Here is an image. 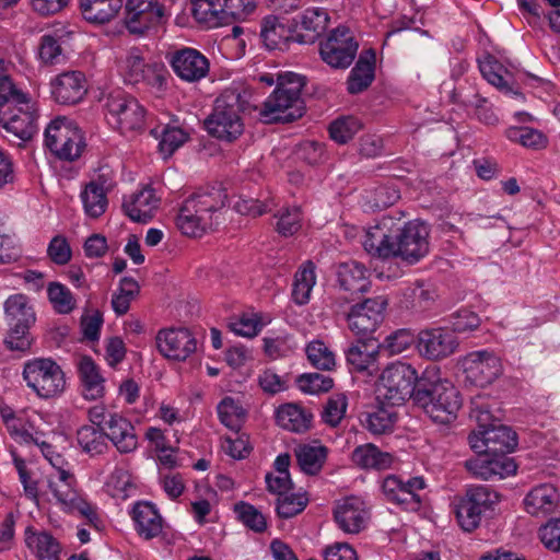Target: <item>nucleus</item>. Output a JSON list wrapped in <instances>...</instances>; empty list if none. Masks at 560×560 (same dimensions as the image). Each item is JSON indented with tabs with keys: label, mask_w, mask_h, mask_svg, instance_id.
<instances>
[{
	"label": "nucleus",
	"mask_w": 560,
	"mask_h": 560,
	"mask_svg": "<svg viewBox=\"0 0 560 560\" xmlns=\"http://www.w3.org/2000/svg\"><path fill=\"white\" fill-rule=\"evenodd\" d=\"M429 226L421 221L413 220L398 226L392 218H383L365 231L362 245L374 258H400L412 265L429 253Z\"/></svg>",
	"instance_id": "obj_1"
},
{
	"label": "nucleus",
	"mask_w": 560,
	"mask_h": 560,
	"mask_svg": "<svg viewBox=\"0 0 560 560\" xmlns=\"http://www.w3.org/2000/svg\"><path fill=\"white\" fill-rule=\"evenodd\" d=\"M249 93L246 90L226 89L214 101L211 113L205 119L208 133L223 142L231 143L244 131L242 113L249 108Z\"/></svg>",
	"instance_id": "obj_2"
},
{
	"label": "nucleus",
	"mask_w": 560,
	"mask_h": 560,
	"mask_svg": "<svg viewBox=\"0 0 560 560\" xmlns=\"http://www.w3.org/2000/svg\"><path fill=\"white\" fill-rule=\"evenodd\" d=\"M226 194L218 188L199 189L183 202L176 218V225L187 236H201L212 230L214 214L225 206Z\"/></svg>",
	"instance_id": "obj_3"
},
{
	"label": "nucleus",
	"mask_w": 560,
	"mask_h": 560,
	"mask_svg": "<svg viewBox=\"0 0 560 560\" xmlns=\"http://www.w3.org/2000/svg\"><path fill=\"white\" fill-rule=\"evenodd\" d=\"M305 85L304 77L288 72L279 75L273 92L262 103L259 112L266 124L290 122L301 118L305 112V104L301 96Z\"/></svg>",
	"instance_id": "obj_4"
},
{
	"label": "nucleus",
	"mask_w": 560,
	"mask_h": 560,
	"mask_svg": "<svg viewBox=\"0 0 560 560\" xmlns=\"http://www.w3.org/2000/svg\"><path fill=\"white\" fill-rule=\"evenodd\" d=\"M413 404L434 422L446 424L456 419L462 407V398L458 389L450 381H431L421 376Z\"/></svg>",
	"instance_id": "obj_5"
},
{
	"label": "nucleus",
	"mask_w": 560,
	"mask_h": 560,
	"mask_svg": "<svg viewBox=\"0 0 560 560\" xmlns=\"http://www.w3.org/2000/svg\"><path fill=\"white\" fill-rule=\"evenodd\" d=\"M501 494L487 485H469L454 499V513L459 527L467 533L476 530L495 513Z\"/></svg>",
	"instance_id": "obj_6"
},
{
	"label": "nucleus",
	"mask_w": 560,
	"mask_h": 560,
	"mask_svg": "<svg viewBox=\"0 0 560 560\" xmlns=\"http://www.w3.org/2000/svg\"><path fill=\"white\" fill-rule=\"evenodd\" d=\"M9 332L4 340L10 350L25 352L31 347L30 328L36 320L33 306L24 294L10 295L4 302Z\"/></svg>",
	"instance_id": "obj_7"
},
{
	"label": "nucleus",
	"mask_w": 560,
	"mask_h": 560,
	"mask_svg": "<svg viewBox=\"0 0 560 560\" xmlns=\"http://www.w3.org/2000/svg\"><path fill=\"white\" fill-rule=\"evenodd\" d=\"M45 145L57 159L72 162L85 148L84 137L74 121L57 117L45 129Z\"/></svg>",
	"instance_id": "obj_8"
},
{
	"label": "nucleus",
	"mask_w": 560,
	"mask_h": 560,
	"mask_svg": "<svg viewBox=\"0 0 560 560\" xmlns=\"http://www.w3.org/2000/svg\"><path fill=\"white\" fill-rule=\"evenodd\" d=\"M195 20L207 27H217L231 19L245 18L256 9L255 0H190Z\"/></svg>",
	"instance_id": "obj_9"
},
{
	"label": "nucleus",
	"mask_w": 560,
	"mask_h": 560,
	"mask_svg": "<svg viewBox=\"0 0 560 560\" xmlns=\"http://www.w3.org/2000/svg\"><path fill=\"white\" fill-rule=\"evenodd\" d=\"M380 380V390L389 405L398 406L409 398L415 401L420 377L411 364L401 361L392 362L383 370Z\"/></svg>",
	"instance_id": "obj_10"
},
{
	"label": "nucleus",
	"mask_w": 560,
	"mask_h": 560,
	"mask_svg": "<svg viewBox=\"0 0 560 560\" xmlns=\"http://www.w3.org/2000/svg\"><path fill=\"white\" fill-rule=\"evenodd\" d=\"M23 377L40 398H52L61 395L66 388L65 373L59 364L51 359H34L24 364Z\"/></svg>",
	"instance_id": "obj_11"
},
{
	"label": "nucleus",
	"mask_w": 560,
	"mask_h": 560,
	"mask_svg": "<svg viewBox=\"0 0 560 560\" xmlns=\"http://www.w3.org/2000/svg\"><path fill=\"white\" fill-rule=\"evenodd\" d=\"M108 121L121 132L139 131L144 127L145 109L138 100L122 90L109 92L104 102Z\"/></svg>",
	"instance_id": "obj_12"
},
{
	"label": "nucleus",
	"mask_w": 560,
	"mask_h": 560,
	"mask_svg": "<svg viewBox=\"0 0 560 560\" xmlns=\"http://www.w3.org/2000/svg\"><path fill=\"white\" fill-rule=\"evenodd\" d=\"M167 21L164 4L156 0H127L125 3L124 25L137 36H144Z\"/></svg>",
	"instance_id": "obj_13"
},
{
	"label": "nucleus",
	"mask_w": 560,
	"mask_h": 560,
	"mask_svg": "<svg viewBox=\"0 0 560 560\" xmlns=\"http://www.w3.org/2000/svg\"><path fill=\"white\" fill-rule=\"evenodd\" d=\"M38 112L28 95L10 107L0 109V126L22 142L28 141L38 131Z\"/></svg>",
	"instance_id": "obj_14"
},
{
	"label": "nucleus",
	"mask_w": 560,
	"mask_h": 560,
	"mask_svg": "<svg viewBox=\"0 0 560 560\" xmlns=\"http://www.w3.org/2000/svg\"><path fill=\"white\" fill-rule=\"evenodd\" d=\"M358 49L359 44L352 32L346 26H338L320 42L319 55L329 67L347 69L353 62Z\"/></svg>",
	"instance_id": "obj_15"
},
{
	"label": "nucleus",
	"mask_w": 560,
	"mask_h": 560,
	"mask_svg": "<svg viewBox=\"0 0 560 560\" xmlns=\"http://www.w3.org/2000/svg\"><path fill=\"white\" fill-rule=\"evenodd\" d=\"M468 441L476 453L503 455L512 453L517 446V435L509 427L495 424L488 430H474Z\"/></svg>",
	"instance_id": "obj_16"
},
{
	"label": "nucleus",
	"mask_w": 560,
	"mask_h": 560,
	"mask_svg": "<svg viewBox=\"0 0 560 560\" xmlns=\"http://www.w3.org/2000/svg\"><path fill=\"white\" fill-rule=\"evenodd\" d=\"M466 382L485 387L494 382L502 373L499 357L487 350L468 353L462 361Z\"/></svg>",
	"instance_id": "obj_17"
},
{
	"label": "nucleus",
	"mask_w": 560,
	"mask_h": 560,
	"mask_svg": "<svg viewBox=\"0 0 560 560\" xmlns=\"http://www.w3.org/2000/svg\"><path fill=\"white\" fill-rule=\"evenodd\" d=\"M387 300L384 296L365 299L351 306L347 319L349 328L358 336L374 332L384 320Z\"/></svg>",
	"instance_id": "obj_18"
},
{
	"label": "nucleus",
	"mask_w": 560,
	"mask_h": 560,
	"mask_svg": "<svg viewBox=\"0 0 560 560\" xmlns=\"http://www.w3.org/2000/svg\"><path fill=\"white\" fill-rule=\"evenodd\" d=\"M458 345L457 337L446 327L425 328L420 330L417 337L420 355L432 361L452 355Z\"/></svg>",
	"instance_id": "obj_19"
},
{
	"label": "nucleus",
	"mask_w": 560,
	"mask_h": 560,
	"mask_svg": "<svg viewBox=\"0 0 560 560\" xmlns=\"http://www.w3.org/2000/svg\"><path fill=\"white\" fill-rule=\"evenodd\" d=\"M425 487L422 477H412L404 480L396 475H388L382 483L383 493L389 502L401 505L406 510H416L420 506L419 491Z\"/></svg>",
	"instance_id": "obj_20"
},
{
	"label": "nucleus",
	"mask_w": 560,
	"mask_h": 560,
	"mask_svg": "<svg viewBox=\"0 0 560 560\" xmlns=\"http://www.w3.org/2000/svg\"><path fill=\"white\" fill-rule=\"evenodd\" d=\"M160 353L172 360L185 361L197 350V339L188 328L161 329L156 335Z\"/></svg>",
	"instance_id": "obj_21"
},
{
	"label": "nucleus",
	"mask_w": 560,
	"mask_h": 560,
	"mask_svg": "<svg viewBox=\"0 0 560 560\" xmlns=\"http://www.w3.org/2000/svg\"><path fill=\"white\" fill-rule=\"evenodd\" d=\"M173 71L186 82H198L209 73L208 58L199 50L185 47L174 51L170 59Z\"/></svg>",
	"instance_id": "obj_22"
},
{
	"label": "nucleus",
	"mask_w": 560,
	"mask_h": 560,
	"mask_svg": "<svg viewBox=\"0 0 560 560\" xmlns=\"http://www.w3.org/2000/svg\"><path fill=\"white\" fill-rule=\"evenodd\" d=\"M52 100L61 105H75L88 93V82L81 71H66L50 81Z\"/></svg>",
	"instance_id": "obj_23"
},
{
	"label": "nucleus",
	"mask_w": 560,
	"mask_h": 560,
	"mask_svg": "<svg viewBox=\"0 0 560 560\" xmlns=\"http://www.w3.org/2000/svg\"><path fill=\"white\" fill-rule=\"evenodd\" d=\"M75 486L73 483L48 481L49 490L65 511L78 513L86 518L90 525L96 526L98 515L95 508L78 492Z\"/></svg>",
	"instance_id": "obj_24"
},
{
	"label": "nucleus",
	"mask_w": 560,
	"mask_h": 560,
	"mask_svg": "<svg viewBox=\"0 0 560 560\" xmlns=\"http://www.w3.org/2000/svg\"><path fill=\"white\" fill-rule=\"evenodd\" d=\"M478 454L477 458L466 460L465 466L474 476L480 479H503L516 472V464L508 456L489 453Z\"/></svg>",
	"instance_id": "obj_25"
},
{
	"label": "nucleus",
	"mask_w": 560,
	"mask_h": 560,
	"mask_svg": "<svg viewBox=\"0 0 560 560\" xmlns=\"http://www.w3.org/2000/svg\"><path fill=\"white\" fill-rule=\"evenodd\" d=\"M107 441H110L120 454H129L138 447V436L130 420L114 412L105 421Z\"/></svg>",
	"instance_id": "obj_26"
},
{
	"label": "nucleus",
	"mask_w": 560,
	"mask_h": 560,
	"mask_svg": "<svg viewBox=\"0 0 560 560\" xmlns=\"http://www.w3.org/2000/svg\"><path fill=\"white\" fill-rule=\"evenodd\" d=\"M368 513L360 498L349 497L339 501L334 509L338 527L347 534H358L365 527Z\"/></svg>",
	"instance_id": "obj_27"
},
{
	"label": "nucleus",
	"mask_w": 560,
	"mask_h": 560,
	"mask_svg": "<svg viewBox=\"0 0 560 560\" xmlns=\"http://www.w3.org/2000/svg\"><path fill=\"white\" fill-rule=\"evenodd\" d=\"M160 199L153 188L144 187L141 190L125 196L122 200L124 213L133 222L147 223L159 207Z\"/></svg>",
	"instance_id": "obj_28"
},
{
	"label": "nucleus",
	"mask_w": 560,
	"mask_h": 560,
	"mask_svg": "<svg viewBox=\"0 0 560 560\" xmlns=\"http://www.w3.org/2000/svg\"><path fill=\"white\" fill-rule=\"evenodd\" d=\"M79 378L83 397L88 400H96L105 394V378L100 366L89 355H82L77 362Z\"/></svg>",
	"instance_id": "obj_29"
},
{
	"label": "nucleus",
	"mask_w": 560,
	"mask_h": 560,
	"mask_svg": "<svg viewBox=\"0 0 560 560\" xmlns=\"http://www.w3.org/2000/svg\"><path fill=\"white\" fill-rule=\"evenodd\" d=\"M130 514L136 532L144 539H152L162 533L163 520L154 504L139 501Z\"/></svg>",
	"instance_id": "obj_30"
},
{
	"label": "nucleus",
	"mask_w": 560,
	"mask_h": 560,
	"mask_svg": "<svg viewBox=\"0 0 560 560\" xmlns=\"http://www.w3.org/2000/svg\"><path fill=\"white\" fill-rule=\"evenodd\" d=\"M295 26L307 32L296 34L295 42L300 44L313 43L327 28L329 22L328 12L323 8H307L293 19Z\"/></svg>",
	"instance_id": "obj_31"
},
{
	"label": "nucleus",
	"mask_w": 560,
	"mask_h": 560,
	"mask_svg": "<svg viewBox=\"0 0 560 560\" xmlns=\"http://www.w3.org/2000/svg\"><path fill=\"white\" fill-rule=\"evenodd\" d=\"M376 55L373 49L363 50L347 80V90L350 94L365 91L375 78Z\"/></svg>",
	"instance_id": "obj_32"
},
{
	"label": "nucleus",
	"mask_w": 560,
	"mask_h": 560,
	"mask_svg": "<svg viewBox=\"0 0 560 560\" xmlns=\"http://www.w3.org/2000/svg\"><path fill=\"white\" fill-rule=\"evenodd\" d=\"M559 501L558 490L552 485L544 483L526 494L524 505L526 512L533 516H547L558 508Z\"/></svg>",
	"instance_id": "obj_33"
},
{
	"label": "nucleus",
	"mask_w": 560,
	"mask_h": 560,
	"mask_svg": "<svg viewBox=\"0 0 560 560\" xmlns=\"http://www.w3.org/2000/svg\"><path fill=\"white\" fill-rule=\"evenodd\" d=\"M337 280L340 288L351 294L364 293L371 285L369 270L363 264L355 260L338 265Z\"/></svg>",
	"instance_id": "obj_34"
},
{
	"label": "nucleus",
	"mask_w": 560,
	"mask_h": 560,
	"mask_svg": "<svg viewBox=\"0 0 560 560\" xmlns=\"http://www.w3.org/2000/svg\"><path fill=\"white\" fill-rule=\"evenodd\" d=\"M24 540L27 548L38 560H61V547L58 540L48 532L36 530L27 526L24 532Z\"/></svg>",
	"instance_id": "obj_35"
},
{
	"label": "nucleus",
	"mask_w": 560,
	"mask_h": 560,
	"mask_svg": "<svg viewBox=\"0 0 560 560\" xmlns=\"http://www.w3.org/2000/svg\"><path fill=\"white\" fill-rule=\"evenodd\" d=\"M380 347L369 349V345L363 341H358L351 345L346 350V360L351 371L366 372L369 375H374L378 371L377 359L380 355Z\"/></svg>",
	"instance_id": "obj_36"
},
{
	"label": "nucleus",
	"mask_w": 560,
	"mask_h": 560,
	"mask_svg": "<svg viewBox=\"0 0 560 560\" xmlns=\"http://www.w3.org/2000/svg\"><path fill=\"white\" fill-rule=\"evenodd\" d=\"M313 415L296 404H284L276 410V422L282 429L304 433L312 424Z\"/></svg>",
	"instance_id": "obj_37"
},
{
	"label": "nucleus",
	"mask_w": 560,
	"mask_h": 560,
	"mask_svg": "<svg viewBox=\"0 0 560 560\" xmlns=\"http://www.w3.org/2000/svg\"><path fill=\"white\" fill-rule=\"evenodd\" d=\"M479 69L482 77L501 92L523 97L511 83L512 74L493 56L488 55L479 60Z\"/></svg>",
	"instance_id": "obj_38"
},
{
	"label": "nucleus",
	"mask_w": 560,
	"mask_h": 560,
	"mask_svg": "<svg viewBox=\"0 0 560 560\" xmlns=\"http://www.w3.org/2000/svg\"><path fill=\"white\" fill-rule=\"evenodd\" d=\"M352 462L362 469L385 470L392 467L394 456L381 451L372 443L357 446L351 455Z\"/></svg>",
	"instance_id": "obj_39"
},
{
	"label": "nucleus",
	"mask_w": 560,
	"mask_h": 560,
	"mask_svg": "<svg viewBox=\"0 0 560 560\" xmlns=\"http://www.w3.org/2000/svg\"><path fill=\"white\" fill-rule=\"evenodd\" d=\"M260 38L270 50H285L289 48L290 42H295V35L290 28L279 23L278 18L267 16L261 23Z\"/></svg>",
	"instance_id": "obj_40"
},
{
	"label": "nucleus",
	"mask_w": 560,
	"mask_h": 560,
	"mask_svg": "<svg viewBox=\"0 0 560 560\" xmlns=\"http://www.w3.org/2000/svg\"><path fill=\"white\" fill-rule=\"evenodd\" d=\"M124 5V0H80V9L85 21L104 24L114 19Z\"/></svg>",
	"instance_id": "obj_41"
},
{
	"label": "nucleus",
	"mask_w": 560,
	"mask_h": 560,
	"mask_svg": "<svg viewBox=\"0 0 560 560\" xmlns=\"http://www.w3.org/2000/svg\"><path fill=\"white\" fill-rule=\"evenodd\" d=\"M328 450L324 445L300 444L294 454L301 470L307 475H317L327 458Z\"/></svg>",
	"instance_id": "obj_42"
},
{
	"label": "nucleus",
	"mask_w": 560,
	"mask_h": 560,
	"mask_svg": "<svg viewBox=\"0 0 560 560\" xmlns=\"http://www.w3.org/2000/svg\"><path fill=\"white\" fill-rule=\"evenodd\" d=\"M77 442L82 452L90 456L104 454L108 448V441L104 427H80L77 431Z\"/></svg>",
	"instance_id": "obj_43"
},
{
	"label": "nucleus",
	"mask_w": 560,
	"mask_h": 560,
	"mask_svg": "<svg viewBox=\"0 0 560 560\" xmlns=\"http://www.w3.org/2000/svg\"><path fill=\"white\" fill-rule=\"evenodd\" d=\"M140 293V287L138 281L131 277H124L119 281V285L116 292L112 296V306L114 312L118 315H125L129 308L130 303Z\"/></svg>",
	"instance_id": "obj_44"
},
{
	"label": "nucleus",
	"mask_w": 560,
	"mask_h": 560,
	"mask_svg": "<svg viewBox=\"0 0 560 560\" xmlns=\"http://www.w3.org/2000/svg\"><path fill=\"white\" fill-rule=\"evenodd\" d=\"M506 138L532 150H542L548 145V137L540 130L530 127H510Z\"/></svg>",
	"instance_id": "obj_45"
},
{
	"label": "nucleus",
	"mask_w": 560,
	"mask_h": 560,
	"mask_svg": "<svg viewBox=\"0 0 560 560\" xmlns=\"http://www.w3.org/2000/svg\"><path fill=\"white\" fill-rule=\"evenodd\" d=\"M80 197L85 214L92 219L103 215L108 207L107 192L98 189L94 184H86Z\"/></svg>",
	"instance_id": "obj_46"
},
{
	"label": "nucleus",
	"mask_w": 560,
	"mask_h": 560,
	"mask_svg": "<svg viewBox=\"0 0 560 560\" xmlns=\"http://www.w3.org/2000/svg\"><path fill=\"white\" fill-rule=\"evenodd\" d=\"M362 129V122L354 116H340L329 124V137L339 144H346Z\"/></svg>",
	"instance_id": "obj_47"
},
{
	"label": "nucleus",
	"mask_w": 560,
	"mask_h": 560,
	"mask_svg": "<svg viewBox=\"0 0 560 560\" xmlns=\"http://www.w3.org/2000/svg\"><path fill=\"white\" fill-rule=\"evenodd\" d=\"M23 254L20 240L15 234L7 232L5 222L0 214V265L18 262Z\"/></svg>",
	"instance_id": "obj_48"
},
{
	"label": "nucleus",
	"mask_w": 560,
	"mask_h": 560,
	"mask_svg": "<svg viewBox=\"0 0 560 560\" xmlns=\"http://www.w3.org/2000/svg\"><path fill=\"white\" fill-rule=\"evenodd\" d=\"M4 425L8 433L15 442L39 444V439L36 435L37 433L33 432L34 425L23 413H16L8 420Z\"/></svg>",
	"instance_id": "obj_49"
},
{
	"label": "nucleus",
	"mask_w": 560,
	"mask_h": 560,
	"mask_svg": "<svg viewBox=\"0 0 560 560\" xmlns=\"http://www.w3.org/2000/svg\"><path fill=\"white\" fill-rule=\"evenodd\" d=\"M217 410L222 424L236 432L241 429L246 411L234 398H223Z\"/></svg>",
	"instance_id": "obj_50"
},
{
	"label": "nucleus",
	"mask_w": 560,
	"mask_h": 560,
	"mask_svg": "<svg viewBox=\"0 0 560 560\" xmlns=\"http://www.w3.org/2000/svg\"><path fill=\"white\" fill-rule=\"evenodd\" d=\"M48 300L58 314H70L77 306L72 292L60 282H50L47 288Z\"/></svg>",
	"instance_id": "obj_51"
},
{
	"label": "nucleus",
	"mask_w": 560,
	"mask_h": 560,
	"mask_svg": "<svg viewBox=\"0 0 560 560\" xmlns=\"http://www.w3.org/2000/svg\"><path fill=\"white\" fill-rule=\"evenodd\" d=\"M395 415L384 408L361 416L362 425L372 434L380 435L389 432L395 423Z\"/></svg>",
	"instance_id": "obj_52"
},
{
	"label": "nucleus",
	"mask_w": 560,
	"mask_h": 560,
	"mask_svg": "<svg viewBox=\"0 0 560 560\" xmlns=\"http://www.w3.org/2000/svg\"><path fill=\"white\" fill-rule=\"evenodd\" d=\"M306 493H284L277 498L276 512L280 518H292L302 513L307 506Z\"/></svg>",
	"instance_id": "obj_53"
},
{
	"label": "nucleus",
	"mask_w": 560,
	"mask_h": 560,
	"mask_svg": "<svg viewBox=\"0 0 560 560\" xmlns=\"http://www.w3.org/2000/svg\"><path fill=\"white\" fill-rule=\"evenodd\" d=\"M145 66L147 63L140 50L138 48L130 49L120 66L125 82L129 84L141 83V81H143V70Z\"/></svg>",
	"instance_id": "obj_54"
},
{
	"label": "nucleus",
	"mask_w": 560,
	"mask_h": 560,
	"mask_svg": "<svg viewBox=\"0 0 560 560\" xmlns=\"http://www.w3.org/2000/svg\"><path fill=\"white\" fill-rule=\"evenodd\" d=\"M305 351L310 363L314 368L324 371H330L335 368V354L323 341H311Z\"/></svg>",
	"instance_id": "obj_55"
},
{
	"label": "nucleus",
	"mask_w": 560,
	"mask_h": 560,
	"mask_svg": "<svg viewBox=\"0 0 560 560\" xmlns=\"http://www.w3.org/2000/svg\"><path fill=\"white\" fill-rule=\"evenodd\" d=\"M276 231L284 237L292 236L302 228V212L299 207L281 209L276 215Z\"/></svg>",
	"instance_id": "obj_56"
},
{
	"label": "nucleus",
	"mask_w": 560,
	"mask_h": 560,
	"mask_svg": "<svg viewBox=\"0 0 560 560\" xmlns=\"http://www.w3.org/2000/svg\"><path fill=\"white\" fill-rule=\"evenodd\" d=\"M469 417L477 422L476 430H488L495 425L498 420L492 413L489 400L481 396L471 399Z\"/></svg>",
	"instance_id": "obj_57"
},
{
	"label": "nucleus",
	"mask_w": 560,
	"mask_h": 560,
	"mask_svg": "<svg viewBox=\"0 0 560 560\" xmlns=\"http://www.w3.org/2000/svg\"><path fill=\"white\" fill-rule=\"evenodd\" d=\"M234 512L242 523L256 533H262L267 528L266 517L254 505L246 502H238Z\"/></svg>",
	"instance_id": "obj_58"
},
{
	"label": "nucleus",
	"mask_w": 560,
	"mask_h": 560,
	"mask_svg": "<svg viewBox=\"0 0 560 560\" xmlns=\"http://www.w3.org/2000/svg\"><path fill=\"white\" fill-rule=\"evenodd\" d=\"M299 388L307 394L328 392L334 386V380L319 373L302 374L296 380Z\"/></svg>",
	"instance_id": "obj_59"
},
{
	"label": "nucleus",
	"mask_w": 560,
	"mask_h": 560,
	"mask_svg": "<svg viewBox=\"0 0 560 560\" xmlns=\"http://www.w3.org/2000/svg\"><path fill=\"white\" fill-rule=\"evenodd\" d=\"M346 410L347 397L342 394L335 395L327 400L322 411V420L330 427H337L342 420Z\"/></svg>",
	"instance_id": "obj_60"
},
{
	"label": "nucleus",
	"mask_w": 560,
	"mask_h": 560,
	"mask_svg": "<svg viewBox=\"0 0 560 560\" xmlns=\"http://www.w3.org/2000/svg\"><path fill=\"white\" fill-rule=\"evenodd\" d=\"M415 341L409 329H398L388 335L380 345V350H386L389 354H399L407 350Z\"/></svg>",
	"instance_id": "obj_61"
},
{
	"label": "nucleus",
	"mask_w": 560,
	"mask_h": 560,
	"mask_svg": "<svg viewBox=\"0 0 560 560\" xmlns=\"http://www.w3.org/2000/svg\"><path fill=\"white\" fill-rule=\"evenodd\" d=\"M450 324L452 325L453 334L459 332H468L477 329L481 323L480 317L477 313L467 310L460 308L450 315Z\"/></svg>",
	"instance_id": "obj_62"
},
{
	"label": "nucleus",
	"mask_w": 560,
	"mask_h": 560,
	"mask_svg": "<svg viewBox=\"0 0 560 560\" xmlns=\"http://www.w3.org/2000/svg\"><path fill=\"white\" fill-rule=\"evenodd\" d=\"M188 139V135L179 127L166 126L162 131L159 143L160 151L165 155H172Z\"/></svg>",
	"instance_id": "obj_63"
},
{
	"label": "nucleus",
	"mask_w": 560,
	"mask_h": 560,
	"mask_svg": "<svg viewBox=\"0 0 560 560\" xmlns=\"http://www.w3.org/2000/svg\"><path fill=\"white\" fill-rule=\"evenodd\" d=\"M538 536L546 549L552 552L560 551V517L550 518L540 526Z\"/></svg>",
	"instance_id": "obj_64"
}]
</instances>
